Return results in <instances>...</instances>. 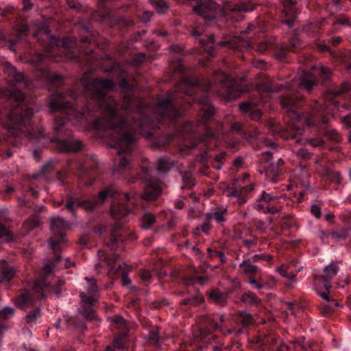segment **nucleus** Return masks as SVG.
<instances>
[{
  "label": "nucleus",
  "instance_id": "nucleus-56",
  "mask_svg": "<svg viewBox=\"0 0 351 351\" xmlns=\"http://www.w3.org/2000/svg\"><path fill=\"white\" fill-rule=\"evenodd\" d=\"M12 234L3 225L0 223V239L5 238L6 241L12 239Z\"/></svg>",
  "mask_w": 351,
  "mask_h": 351
},
{
  "label": "nucleus",
  "instance_id": "nucleus-22",
  "mask_svg": "<svg viewBox=\"0 0 351 351\" xmlns=\"http://www.w3.org/2000/svg\"><path fill=\"white\" fill-rule=\"evenodd\" d=\"M243 247L247 248L250 252H254L258 248V237L254 235L252 229L246 228L239 237Z\"/></svg>",
  "mask_w": 351,
  "mask_h": 351
},
{
  "label": "nucleus",
  "instance_id": "nucleus-9",
  "mask_svg": "<svg viewBox=\"0 0 351 351\" xmlns=\"http://www.w3.org/2000/svg\"><path fill=\"white\" fill-rule=\"evenodd\" d=\"M3 66L5 72L8 74L10 84V88L5 90L4 95L16 101H23L25 97L19 88L28 86L29 82L25 80L23 73L16 71L10 62H5Z\"/></svg>",
  "mask_w": 351,
  "mask_h": 351
},
{
  "label": "nucleus",
  "instance_id": "nucleus-32",
  "mask_svg": "<svg viewBox=\"0 0 351 351\" xmlns=\"http://www.w3.org/2000/svg\"><path fill=\"white\" fill-rule=\"evenodd\" d=\"M240 300L245 304L256 306L261 301L255 293L250 291L243 292L240 296Z\"/></svg>",
  "mask_w": 351,
  "mask_h": 351
},
{
  "label": "nucleus",
  "instance_id": "nucleus-25",
  "mask_svg": "<svg viewBox=\"0 0 351 351\" xmlns=\"http://www.w3.org/2000/svg\"><path fill=\"white\" fill-rule=\"evenodd\" d=\"M124 198L127 201V204H119L113 206L111 208V214L114 219H119L127 216L130 213V204L131 202L130 196L129 194H124Z\"/></svg>",
  "mask_w": 351,
  "mask_h": 351
},
{
  "label": "nucleus",
  "instance_id": "nucleus-57",
  "mask_svg": "<svg viewBox=\"0 0 351 351\" xmlns=\"http://www.w3.org/2000/svg\"><path fill=\"white\" fill-rule=\"evenodd\" d=\"M272 259V256L269 254H255L252 257L253 262H257L259 261H265L269 263Z\"/></svg>",
  "mask_w": 351,
  "mask_h": 351
},
{
  "label": "nucleus",
  "instance_id": "nucleus-46",
  "mask_svg": "<svg viewBox=\"0 0 351 351\" xmlns=\"http://www.w3.org/2000/svg\"><path fill=\"white\" fill-rule=\"evenodd\" d=\"M182 179L183 182V185L181 186L182 190L188 189L191 191L193 186L195 184L193 178L189 173H185L184 175L182 174Z\"/></svg>",
  "mask_w": 351,
  "mask_h": 351
},
{
  "label": "nucleus",
  "instance_id": "nucleus-27",
  "mask_svg": "<svg viewBox=\"0 0 351 351\" xmlns=\"http://www.w3.org/2000/svg\"><path fill=\"white\" fill-rule=\"evenodd\" d=\"M339 270V267L333 263L328 265L324 269V274L320 276L319 280L324 283L325 289H328L331 288L330 281L337 274Z\"/></svg>",
  "mask_w": 351,
  "mask_h": 351
},
{
  "label": "nucleus",
  "instance_id": "nucleus-40",
  "mask_svg": "<svg viewBox=\"0 0 351 351\" xmlns=\"http://www.w3.org/2000/svg\"><path fill=\"white\" fill-rule=\"evenodd\" d=\"M291 265H282L278 271L282 276L288 278L291 282H295L296 274L291 270Z\"/></svg>",
  "mask_w": 351,
  "mask_h": 351
},
{
  "label": "nucleus",
  "instance_id": "nucleus-10",
  "mask_svg": "<svg viewBox=\"0 0 351 351\" xmlns=\"http://www.w3.org/2000/svg\"><path fill=\"white\" fill-rule=\"evenodd\" d=\"M180 3H194L193 10L206 23L215 20L221 10L220 5L213 0H177V4Z\"/></svg>",
  "mask_w": 351,
  "mask_h": 351
},
{
  "label": "nucleus",
  "instance_id": "nucleus-19",
  "mask_svg": "<svg viewBox=\"0 0 351 351\" xmlns=\"http://www.w3.org/2000/svg\"><path fill=\"white\" fill-rule=\"evenodd\" d=\"M49 29L45 25H42L39 27L38 31L37 32L34 33V36L37 37L40 34H43L46 37H49L50 38V42L49 46L50 47H53V46H62L64 48H71L73 47L76 40L73 38H64L62 40H60L56 37L51 36L49 35Z\"/></svg>",
  "mask_w": 351,
  "mask_h": 351
},
{
  "label": "nucleus",
  "instance_id": "nucleus-15",
  "mask_svg": "<svg viewBox=\"0 0 351 351\" xmlns=\"http://www.w3.org/2000/svg\"><path fill=\"white\" fill-rule=\"evenodd\" d=\"M33 115L30 109H23L21 106L12 109L9 114L10 123L8 128L18 130L21 126H26Z\"/></svg>",
  "mask_w": 351,
  "mask_h": 351
},
{
  "label": "nucleus",
  "instance_id": "nucleus-20",
  "mask_svg": "<svg viewBox=\"0 0 351 351\" xmlns=\"http://www.w3.org/2000/svg\"><path fill=\"white\" fill-rule=\"evenodd\" d=\"M351 90V84L348 82H343L340 85H332L327 89L326 92V99L331 101L334 104H337V97L343 96Z\"/></svg>",
  "mask_w": 351,
  "mask_h": 351
},
{
  "label": "nucleus",
  "instance_id": "nucleus-24",
  "mask_svg": "<svg viewBox=\"0 0 351 351\" xmlns=\"http://www.w3.org/2000/svg\"><path fill=\"white\" fill-rule=\"evenodd\" d=\"M228 211L227 207L219 206L211 210L210 212L206 213V219L214 220L217 223L223 225L227 221V216Z\"/></svg>",
  "mask_w": 351,
  "mask_h": 351
},
{
  "label": "nucleus",
  "instance_id": "nucleus-34",
  "mask_svg": "<svg viewBox=\"0 0 351 351\" xmlns=\"http://www.w3.org/2000/svg\"><path fill=\"white\" fill-rule=\"evenodd\" d=\"M237 322L243 328H245L253 324L254 320L250 313L245 311H239L237 314Z\"/></svg>",
  "mask_w": 351,
  "mask_h": 351
},
{
  "label": "nucleus",
  "instance_id": "nucleus-51",
  "mask_svg": "<svg viewBox=\"0 0 351 351\" xmlns=\"http://www.w3.org/2000/svg\"><path fill=\"white\" fill-rule=\"evenodd\" d=\"M326 175L328 179L332 182L340 183L341 182V176L340 173L337 171H332L331 170L328 169L326 172Z\"/></svg>",
  "mask_w": 351,
  "mask_h": 351
},
{
  "label": "nucleus",
  "instance_id": "nucleus-62",
  "mask_svg": "<svg viewBox=\"0 0 351 351\" xmlns=\"http://www.w3.org/2000/svg\"><path fill=\"white\" fill-rule=\"evenodd\" d=\"M332 235L333 238L346 239L348 237V230H343L341 232H333Z\"/></svg>",
  "mask_w": 351,
  "mask_h": 351
},
{
  "label": "nucleus",
  "instance_id": "nucleus-29",
  "mask_svg": "<svg viewBox=\"0 0 351 351\" xmlns=\"http://www.w3.org/2000/svg\"><path fill=\"white\" fill-rule=\"evenodd\" d=\"M0 281H9L14 276L16 269L8 266L7 262L2 259L0 261Z\"/></svg>",
  "mask_w": 351,
  "mask_h": 351
},
{
  "label": "nucleus",
  "instance_id": "nucleus-18",
  "mask_svg": "<svg viewBox=\"0 0 351 351\" xmlns=\"http://www.w3.org/2000/svg\"><path fill=\"white\" fill-rule=\"evenodd\" d=\"M298 10L295 8L293 1L288 0V2L284 4L283 9L280 13V21L289 28L293 27L298 18Z\"/></svg>",
  "mask_w": 351,
  "mask_h": 351
},
{
  "label": "nucleus",
  "instance_id": "nucleus-44",
  "mask_svg": "<svg viewBox=\"0 0 351 351\" xmlns=\"http://www.w3.org/2000/svg\"><path fill=\"white\" fill-rule=\"evenodd\" d=\"M208 281V277L206 276H201L197 274H194L189 277L188 283L191 284L193 286L203 285Z\"/></svg>",
  "mask_w": 351,
  "mask_h": 351
},
{
  "label": "nucleus",
  "instance_id": "nucleus-54",
  "mask_svg": "<svg viewBox=\"0 0 351 351\" xmlns=\"http://www.w3.org/2000/svg\"><path fill=\"white\" fill-rule=\"evenodd\" d=\"M51 56H52V53L49 51V49H47L45 55L43 53H37L35 56V57L34 58L33 62L35 64H38L41 63L46 57H51Z\"/></svg>",
  "mask_w": 351,
  "mask_h": 351
},
{
  "label": "nucleus",
  "instance_id": "nucleus-14",
  "mask_svg": "<svg viewBox=\"0 0 351 351\" xmlns=\"http://www.w3.org/2000/svg\"><path fill=\"white\" fill-rule=\"evenodd\" d=\"M252 207L258 212L267 214L278 213L282 206L278 204L277 197L265 191L261 192L259 197L253 203Z\"/></svg>",
  "mask_w": 351,
  "mask_h": 351
},
{
  "label": "nucleus",
  "instance_id": "nucleus-41",
  "mask_svg": "<svg viewBox=\"0 0 351 351\" xmlns=\"http://www.w3.org/2000/svg\"><path fill=\"white\" fill-rule=\"evenodd\" d=\"M82 310L81 313L84 317L90 321H99V319L95 311L92 308L93 306L84 305L83 304H82Z\"/></svg>",
  "mask_w": 351,
  "mask_h": 351
},
{
  "label": "nucleus",
  "instance_id": "nucleus-11",
  "mask_svg": "<svg viewBox=\"0 0 351 351\" xmlns=\"http://www.w3.org/2000/svg\"><path fill=\"white\" fill-rule=\"evenodd\" d=\"M66 221L62 217H53L51 219V230L53 234L49 242L53 251L61 248L65 243L64 231L67 228Z\"/></svg>",
  "mask_w": 351,
  "mask_h": 351
},
{
  "label": "nucleus",
  "instance_id": "nucleus-16",
  "mask_svg": "<svg viewBox=\"0 0 351 351\" xmlns=\"http://www.w3.org/2000/svg\"><path fill=\"white\" fill-rule=\"evenodd\" d=\"M84 280L87 281L88 285L85 288L86 291L80 293L81 303L84 305L94 306L98 302L99 297L96 280L88 277H85Z\"/></svg>",
  "mask_w": 351,
  "mask_h": 351
},
{
  "label": "nucleus",
  "instance_id": "nucleus-58",
  "mask_svg": "<svg viewBox=\"0 0 351 351\" xmlns=\"http://www.w3.org/2000/svg\"><path fill=\"white\" fill-rule=\"evenodd\" d=\"M315 48L322 53H331V50L328 45L323 42H318L315 44Z\"/></svg>",
  "mask_w": 351,
  "mask_h": 351
},
{
  "label": "nucleus",
  "instance_id": "nucleus-48",
  "mask_svg": "<svg viewBox=\"0 0 351 351\" xmlns=\"http://www.w3.org/2000/svg\"><path fill=\"white\" fill-rule=\"evenodd\" d=\"M154 8L159 12L163 13L169 8V5L163 0H158L152 2Z\"/></svg>",
  "mask_w": 351,
  "mask_h": 351
},
{
  "label": "nucleus",
  "instance_id": "nucleus-52",
  "mask_svg": "<svg viewBox=\"0 0 351 351\" xmlns=\"http://www.w3.org/2000/svg\"><path fill=\"white\" fill-rule=\"evenodd\" d=\"M121 229V226L119 224L116 225L114 227L112 235H111V244H110V248L112 250H114V244L117 243L119 240V234H118V230Z\"/></svg>",
  "mask_w": 351,
  "mask_h": 351
},
{
  "label": "nucleus",
  "instance_id": "nucleus-61",
  "mask_svg": "<svg viewBox=\"0 0 351 351\" xmlns=\"http://www.w3.org/2000/svg\"><path fill=\"white\" fill-rule=\"evenodd\" d=\"M253 66L261 70H265L267 68V62L262 60H255L253 62Z\"/></svg>",
  "mask_w": 351,
  "mask_h": 351
},
{
  "label": "nucleus",
  "instance_id": "nucleus-7",
  "mask_svg": "<svg viewBox=\"0 0 351 351\" xmlns=\"http://www.w3.org/2000/svg\"><path fill=\"white\" fill-rule=\"evenodd\" d=\"M332 75L330 68L317 64L313 66L310 70H303L299 82L300 90H305L311 94L317 86L319 82H328Z\"/></svg>",
  "mask_w": 351,
  "mask_h": 351
},
{
  "label": "nucleus",
  "instance_id": "nucleus-45",
  "mask_svg": "<svg viewBox=\"0 0 351 351\" xmlns=\"http://www.w3.org/2000/svg\"><path fill=\"white\" fill-rule=\"evenodd\" d=\"M158 106V111L160 112V118L167 116V112L169 106V100L167 99H159L157 101Z\"/></svg>",
  "mask_w": 351,
  "mask_h": 351
},
{
  "label": "nucleus",
  "instance_id": "nucleus-42",
  "mask_svg": "<svg viewBox=\"0 0 351 351\" xmlns=\"http://www.w3.org/2000/svg\"><path fill=\"white\" fill-rule=\"evenodd\" d=\"M15 315V310L9 306L0 309V322H5L12 318Z\"/></svg>",
  "mask_w": 351,
  "mask_h": 351
},
{
  "label": "nucleus",
  "instance_id": "nucleus-60",
  "mask_svg": "<svg viewBox=\"0 0 351 351\" xmlns=\"http://www.w3.org/2000/svg\"><path fill=\"white\" fill-rule=\"evenodd\" d=\"M272 158V153L271 152H263L261 157H260V161L262 163H267L270 162V160Z\"/></svg>",
  "mask_w": 351,
  "mask_h": 351
},
{
  "label": "nucleus",
  "instance_id": "nucleus-5",
  "mask_svg": "<svg viewBox=\"0 0 351 351\" xmlns=\"http://www.w3.org/2000/svg\"><path fill=\"white\" fill-rule=\"evenodd\" d=\"M204 32V29L202 27L197 26L192 28L191 34L195 39L198 47L210 56L215 53L217 46L232 49H239L240 47L239 40L234 37L226 36L217 43L213 34H206Z\"/></svg>",
  "mask_w": 351,
  "mask_h": 351
},
{
  "label": "nucleus",
  "instance_id": "nucleus-43",
  "mask_svg": "<svg viewBox=\"0 0 351 351\" xmlns=\"http://www.w3.org/2000/svg\"><path fill=\"white\" fill-rule=\"evenodd\" d=\"M155 223V216L150 213H145L141 219V226L144 229L150 228Z\"/></svg>",
  "mask_w": 351,
  "mask_h": 351
},
{
  "label": "nucleus",
  "instance_id": "nucleus-37",
  "mask_svg": "<svg viewBox=\"0 0 351 351\" xmlns=\"http://www.w3.org/2000/svg\"><path fill=\"white\" fill-rule=\"evenodd\" d=\"M98 255L101 261L106 263V264L110 268H115L117 258L119 257L117 254L107 255L106 252L103 251H99Z\"/></svg>",
  "mask_w": 351,
  "mask_h": 351
},
{
  "label": "nucleus",
  "instance_id": "nucleus-21",
  "mask_svg": "<svg viewBox=\"0 0 351 351\" xmlns=\"http://www.w3.org/2000/svg\"><path fill=\"white\" fill-rule=\"evenodd\" d=\"M114 193L115 191L112 189L104 190L99 193L98 197H95L91 200H80L79 204H80V207H82L86 210L90 212L101 204L108 196H114Z\"/></svg>",
  "mask_w": 351,
  "mask_h": 351
},
{
  "label": "nucleus",
  "instance_id": "nucleus-17",
  "mask_svg": "<svg viewBox=\"0 0 351 351\" xmlns=\"http://www.w3.org/2000/svg\"><path fill=\"white\" fill-rule=\"evenodd\" d=\"M258 4L252 1H245L240 3L234 4L227 8L231 13L229 14V18L232 19L233 22H239L243 19V16L241 14L243 12H251L254 11Z\"/></svg>",
  "mask_w": 351,
  "mask_h": 351
},
{
  "label": "nucleus",
  "instance_id": "nucleus-59",
  "mask_svg": "<svg viewBox=\"0 0 351 351\" xmlns=\"http://www.w3.org/2000/svg\"><path fill=\"white\" fill-rule=\"evenodd\" d=\"M254 226L256 229L260 232H263L266 229V223L265 221L261 219H255Z\"/></svg>",
  "mask_w": 351,
  "mask_h": 351
},
{
  "label": "nucleus",
  "instance_id": "nucleus-38",
  "mask_svg": "<svg viewBox=\"0 0 351 351\" xmlns=\"http://www.w3.org/2000/svg\"><path fill=\"white\" fill-rule=\"evenodd\" d=\"M109 320L112 324H113L114 326L119 329L122 331H125L128 328V323L127 321L121 315H114L110 318H109Z\"/></svg>",
  "mask_w": 351,
  "mask_h": 351
},
{
  "label": "nucleus",
  "instance_id": "nucleus-55",
  "mask_svg": "<svg viewBox=\"0 0 351 351\" xmlns=\"http://www.w3.org/2000/svg\"><path fill=\"white\" fill-rule=\"evenodd\" d=\"M197 230L208 234L211 229L210 219H206V214L205 215V219L204 222L200 225L199 228H197Z\"/></svg>",
  "mask_w": 351,
  "mask_h": 351
},
{
  "label": "nucleus",
  "instance_id": "nucleus-63",
  "mask_svg": "<svg viewBox=\"0 0 351 351\" xmlns=\"http://www.w3.org/2000/svg\"><path fill=\"white\" fill-rule=\"evenodd\" d=\"M311 213L316 217L319 218L322 215L320 208L317 205H313L311 206Z\"/></svg>",
  "mask_w": 351,
  "mask_h": 351
},
{
  "label": "nucleus",
  "instance_id": "nucleus-6",
  "mask_svg": "<svg viewBox=\"0 0 351 351\" xmlns=\"http://www.w3.org/2000/svg\"><path fill=\"white\" fill-rule=\"evenodd\" d=\"M47 287V285L45 282L36 281L34 284L32 293L25 292L21 294L16 300L17 305L23 309L36 306L35 309L25 316V319L28 324H35L40 317V307L36 306V302L45 298L44 291Z\"/></svg>",
  "mask_w": 351,
  "mask_h": 351
},
{
  "label": "nucleus",
  "instance_id": "nucleus-39",
  "mask_svg": "<svg viewBox=\"0 0 351 351\" xmlns=\"http://www.w3.org/2000/svg\"><path fill=\"white\" fill-rule=\"evenodd\" d=\"M204 301V298L202 295L198 294L191 298L184 299L180 302V306H197Z\"/></svg>",
  "mask_w": 351,
  "mask_h": 351
},
{
  "label": "nucleus",
  "instance_id": "nucleus-3",
  "mask_svg": "<svg viewBox=\"0 0 351 351\" xmlns=\"http://www.w3.org/2000/svg\"><path fill=\"white\" fill-rule=\"evenodd\" d=\"M282 108L287 110V117L291 122L290 138L298 144L308 143L313 147L324 146L323 138L306 139L301 136L304 129L300 125H305L308 128H315L318 133L327 140L338 143L341 136L337 130L331 128L328 123V117L326 104L323 100L311 99L307 101L299 92H291L280 97Z\"/></svg>",
  "mask_w": 351,
  "mask_h": 351
},
{
  "label": "nucleus",
  "instance_id": "nucleus-31",
  "mask_svg": "<svg viewBox=\"0 0 351 351\" xmlns=\"http://www.w3.org/2000/svg\"><path fill=\"white\" fill-rule=\"evenodd\" d=\"M209 299L220 306H224L227 303V293L218 289H213L208 295Z\"/></svg>",
  "mask_w": 351,
  "mask_h": 351
},
{
  "label": "nucleus",
  "instance_id": "nucleus-1",
  "mask_svg": "<svg viewBox=\"0 0 351 351\" xmlns=\"http://www.w3.org/2000/svg\"><path fill=\"white\" fill-rule=\"evenodd\" d=\"M182 49L177 45V56ZM177 139L185 132L192 138L181 149L177 142V152L182 154L197 149L201 159L207 157L208 139L214 137L208 123L212 119L215 108L210 102V94L216 92L226 101L235 99L248 93L250 87L244 80L237 81L223 71H215L212 80H202L189 74L188 69L177 56Z\"/></svg>",
  "mask_w": 351,
  "mask_h": 351
},
{
  "label": "nucleus",
  "instance_id": "nucleus-23",
  "mask_svg": "<svg viewBox=\"0 0 351 351\" xmlns=\"http://www.w3.org/2000/svg\"><path fill=\"white\" fill-rule=\"evenodd\" d=\"M240 110L245 117H248L253 121H258L262 117V112L252 102H243L239 105Z\"/></svg>",
  "mask_w": 351,
  "mask_h": 351
},
{
  "label": "nucleus",
  "instance_id": "nucleus-47",
  "mask_svg": "<svg viewBox=\"0 0 351 351\" xmlns=\"http://www.w3.org/2000/svg\"><path fill=\"white\" fill-rule=\"evenodd\" d=\"M80 200H79L77 198L75 197H70L66 202V208L71 213H74L75 210L80 207Z\"/></svg>",
  "mask_w": 351,
  "mask_h": 351
},
{
  "label": "nucleus",
  "instance_id": "nucleus-28",
  "mask_svg": "<svg viewBox=\"0 0 351 351\" xmlns=\"http://www.w3.org/2000/svg\"><path fill=\"white\" fill-rule=\"evenodd\" d=\"M266 176L273 182H277L280 176L282 175V169L279 168L274 162H270L268 165L264 167Z\"/></svg>",
  "mask_w": 351,
  "mask_h": 351
},
{
  "label": "nucleus",
  "instance_id": "nucleus-49",
  "mask_svg": "<svg viewBox=\"0 0 351 351\" xmlns=\"http://www.w3.org/2000/svg\"><path fill=\"white\" fill-rule=\"evenodd\" d=\"M65 124L64 122H62L61 120H56L54 123V130L58 132L64 134L65 136H69L71 131L67 129H64L63 125Z\"/></svg>",
  "mask_w": 351,
  "mask_h": 351
},
{
  "label": "nucleus",
  "instance_id": "nucleus-35",
  "mask_svg": "<svg viewBox=\"0 0 351 351\" xmlns=\"http://www.w3.org/2000/svg\"><path fill=\"white\" fill-rule=\"evenodd\" d=\"M244 259L241 263L239 264V267L243 273L246 274H256L258 270V267L253 265L250 258L243 256Z\"/></svg>",
  "mask_w": 351,
  "mask_h": 351
},
{
  "label": "nucleus",
  "instance_id": "nucleus-53",
  "mask_svg": "<svg viewBox=\"0 0 351 351\" xmlns=\"http://www.w3.org/2000/svg\"><path fill=\"white\" fill-rule=\"evenodd\" d=\"M295 153L298 157L304 160L309 159L312 155V153L304 147H300L298 149L295 150Z\"/></svg>",
  "mask_w": 351,
  "mask_h": 351
},
{
  "label": "nucleus",
  "instance_id": "nucleus-33",
  "mask_svg": "<svg viewBox=\"0 0 351 351\" xmlns=\"http://www.w3.org/2000/svg\"><path fill=\"white\" fill-rule=\"evenodd\" d=\"M40 73L42 75H38L39 80L47 84L58 86L62 82V78L58 75H51L46 71H43Z\"/></svg>",
  "mask_w": 351,
  "mask_h": 351
},
{
  "label": "nucleus",
  "instance_id": "nucleus-36",
  "mask_svg": "<svg viewBox=\"0 0 351 351\" xmlns=\"http://www.w3.org/2000/svg\"><path fill=\"white\" fill-rule=\"evenodd\" d=\"M300 47V40L297 35H293L289 39V43L283 45L281 48L282 53L295 52Z\"/></svg>",
  "mask_w": 351,
  "mask_h": 351
},
{
  "label": "nucleus",
  "instance_id": "nucleus-64",
  "mask_svg": "<svg viewBox=\"0 0 351 351\" xmlns=\"http://www.w3.org/2000/svg\"><path fill=\"white\" fill-rule=\"evenodd\" d=\"M125 334H123L121 335H119L117 337H116L115 340H114V346L118 348H122L123 347V337H125Z\"/></svg>",
  "mask_w": 351,
  "mask_h": 351
},
{
  "label": "nucleus",
  "instance_id": "nucleus-26",
  "mask_svg": "<svg viewBox=\"0 0 351 351\" xmlns=\"http://www.w3.org/2000/svg\"><path fill=\"white\" fill-rule=\"evenodd\" d=\"M57 148L62 152H77L82 147V141L78 139L75 141L57 140Z\"/></svg>",
  "mask_w": 351,
  "mask_h": 351
},
{
  "label": "nucleus",
  "instance_id": "nucleus-4",
  "mask_svg": "<svg viewBox=\"0 0 351 351\" xmlns=\"http://www.w3.org/2000/svg\"><path fill=\"white\" fill-rule=\"evenodd\" d=\"M173 165V162L168 158H162L158 160L156 169L146 165L142 167L141 178L145 184L144 193L141 195L143 199L146 201L153 200L160 195L158 176L169 171Z\"/></svg>",
  "mask_w": 351,
  "mask_h": 351
},
{
  "label": "nucleus",
  "instance_id": "nucleus-30",
  "mask_svg": "<svg viewBox=\"0 0 351 351\" xmlns=\"http://www.w3.org/2000/svg\"><path fill=\"white\" fill-rule=\"evenodd\" d=\"M228 197H233L237 198V203L239 206H243L247 200L248 196L244 188L238 189L232 188L227 193Z\"/></svg>",
  "mask_w": 351,
  "mask_h": 351
},
{
  "label": "nucleus",
  "instance_id": "nucleus-13",
  "mask_svg": "<svg viewBox=\"0 0 351 351\" xmlns=\"http://www.w3.org/2000/svg\"><path fill=\"white\" fill-rule=\"evenodd\" d=\"M226 317L223 315H217L215 318L206 317L204 319L202 326L200 328V334L202 338H206L214 331L218 330L224 335H231L234 329L225 327Z\"/></svg>",
  "mask_w": 351,
  "mask_h": 351
},
{
  "label": "nucleus",
  "instance_id": "nucleus-12",
  "mask_svg": "<svg viewBox=\"0 0 351 351\" xmlns=\"http://www.w3.org/2000/svg\"><path fill=\"white\" fill-rule=\"evenodd\" d=\"M230 128L234 134L246 139L254 148L256 149L260 147V144L264 138L263 135L259 132L256 126H252L247 129L241 123L234 122L231 124Z\"/></svg>",
  "mask_w": 351,
  "mask_h": 351
},
{
  "label": "nucleus",
  "instance_id": "nucleus-50",
  "mask_svg": "<svg viewBox=\"0 0 351 351\" xmlns=\"http://www.w3.org/2000/svg\"><path fill=\"white\" fill-rule=\"evenodd\" d=\"M342 25L343 27H348L351 28V22L349 19L345 15H340L337 17L334 23V26Z\"/></svg>",
  "mask_w": 351,
  "mask_h": 351
},
{
  "label": "nucleus",
  "instance_id": "nucleus-2",
  "mask_svg": "<svg viewBox=\"0 0 351 351\" xmlns=\"http://www.w3.org/2000/svg\"><path fill=\"white\" fill-rule=\"evenodd\" d=\"M82 85L85 90L90 95L91 101L95 104L93 109H90L91 104L89 103L86 107L87 110L101 109L104 106L102 116L93 123L94 128L117 131L119 133V138L112 146L118 149V155L123 156L113 171L121 174L122 171L130 169V164L126 156L130 155L132 145L137 140V134L143 133L152 125L151 119L143 115L148 111V108L136 104L130 97H125L121 104L112 99L106 100V91L114 86L111 80H83Z\"/></svg>",
  "mask_w": 351,
  "mask_h": 351
},
{
  "label": "nucleus",
  "instance_id": "nucleus-8",
  "mask_svg": "<svg viewBox=\"0 0 351 351\" xmlns=\"http://www.w3.org/2000/svg\"><path fill=\"white\" fill-rule=\"evenodd\" d=\"M66 95L73 99L76 97L75 93L72 90H69L66 94L56 91L49 98V108L51 112H61L66 116L69 121L80 120L85 115V110L80 112L73 108L71 104L65 101Z\"/></svg>",
  "mask_w": 351,
  "mask_h": 351
}]
</instances>
